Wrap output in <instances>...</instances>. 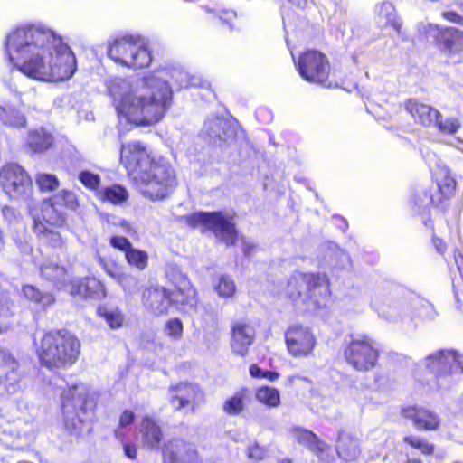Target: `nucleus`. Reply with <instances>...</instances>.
Here are the masks:
<instances>
[{
  "label": "nucleus",
  "instance_id": "1",
  "mask_svg": "<svg viewBox=\"0 0 463 463\" xmlns=\"http://www.w3.org/2000/svg\"><path fill=\"white\" fill-rule=\"evenodd\" d=\"M5 52L26 77L42 81H63L76 71L75 55L61 35L35 24L16 27L6 37Z\"/></svg>",
  "mask_w": 463,
  "mask_h": 463
},
{
  "label": "nucleus",
  "instance_id": "2",
  "mask_svg": "<svg viewBox=\"0 0 463 463\" xmlns=\"http://www.w3.org/2000/svg\"><path fill=\"white\" fill-rule=\"evenodd\" d=\"M119 163L128 179L146 198L153 202L167 198L178 184L170 161L154 153L141 141L122 144Z\"/></svg>",
  "mask_w": 463,
  "mask_h": 463
},
{
  "label": "nucleus",
  "instance_id": "3",
  "mask_svg": "<svg viewBox=\"0 0 463 463\" xmlns=\"http://www.w3.org/2000/svg\"><path fill=\"white\" fill-rule=\"evenodd\" d=\"M138 95L126 93L115 100L118 117L137 127H146L159 122L172 101V90L165 80L146 77Z\"/></svg>",
  "mask_w": 463,
  "mask_h": 463
},
{
  "label": "nucleus",
  "instance_id": "4",
  "mask_svg": "<svg viewBox=\"0 0 463 463\" xmlns=\"http://www.w3.org/2000/svg\"><path fill=\"white\" fill-rule=\"evenodd\" d=\"M33 346L39 365L52 373L71 368L81 350L78 336L66 328L44 330L33 339Z\"/></svg>",
  "mask_w": 463,
  "mask_h": 463
},
{
  "label": "nucleus",
  "instance_id": "5",
  "mask_svg": "<svg viewBox=\"0 0 463 463\" xmlns=\"http://www.w3.org/2000/svg\"><path fill=\"white\" fill-rule=\"evenodd\" d=\"M98 395L82 383L68 385L61 392V413L66 430L80 437L92 431Z\"/></svg>",
  "mask_w": 463,
  "mask_h": 463
},
{
  "label": "nucleus",
  "instance_id": "6",
  "mask_svg": "<svg viewBox=\"0 0 463 463\" xmlns=\"http://www.w3.org/2000/svg\"><path fill=\"white\" fill-rule=\"evenodd\" d=\"M328 276L321 272H294L287 281V294L295 302L304 296L305 303L319 307L331 294Z\"/></svg>",
  "mask_w": 463,
  "mask_h": 463
},
{
  "label": "nucleus",
  "instance_id": "7",
  "mask_svg": "<svg viewBox=\"0 0 463 463\" xmlns=\"http://www.w3.org/2000/svg\"><path fill=\"white\" fill-rule=\"evenodd\" d=\"M107 55L116 64L131 70L150 66L152 52L139 37L131 34L116 36L108 42Z\"/></svg>",
  "mask_w": 463,
  "mask_h": 463
},
{
  "label": "nucleus",
  "instance_id": "8",
  "mask_svg": "<svg viewBox=\"0 0 463 463\" xmlns=\"http://www.w3.org/2000/svg\"><path fill=\"white\" fill-rule=\"evenodd\" d=\"M184 221L190 228L203 227V232H211L219 236L226 246H233L238 241L239 233L234 216L225 212H195L184 216Z\"/></svg>",
  "mask_w": 463,
  "mask_h": 463
},
{
  "label": "nucleus",
  "instance_id": "9",
  "mask_svg": "<svg viewBox=\"0 0 463 463\" xmlns=\"http://www.w3.org/2000/svg\"><path fill=\"white\" fill-rule=\"evenodd\" d=\"M0 187L9 201L30 203L34 197L33 178L28 171L15 162L0 167Z\"/></svg>",
  "mask_w": 463,
  "mask_h": 463
},
{
  "label": "nucleus",
  "instance_id": "10",
  "mask_svg": "<svg viewBox=\"0 0 463 463\" xmlns=\"http://www.w3.org/2000/svg\"><path fill=\"white\" fill-rule=\"evenodd\" d=\"M295 64L299 76L305 81L322 87H331L332 67L324 52L307 49L299 53Z\"/></svg>",
  "mask_w": 463,
  "mask_h": 463
},
{
  "label": "nucleus",
  "instance_id": "11",
  "mask_svg": "<svg viewBox=\"0 0 463 463\" xmlns=\"http://www.w3.org/2000/svg\"><path fill=\"white\" fill-rule=\"evenodd\" d=\"M165 278L171 286L167 288L170 307L183 313L196 310L200 298L190 279L175 268L165 272Z\"/></svg>",
  "mask_w": 463,
  "mask_h": 463
},
{
  "label": "nucleus",
  "instance_id": "12",
  "mask_svg": "<svg viewBox=\"0 0 463 463\" xmlns=\"http://www.w3.org/2000/svg\"><path fill=\"white\" fill-rule=\"evenodd\" d=\"M343 356L354 371L368 373L377 366L380 351L372 337L362 335L351 337L344 347Z\"/></svg>",
  "mask_w": 463,
  "mask_h": 463
},
{
  "label": "nucleus",
  "instance_id": "13",
  "mask_svg": "<svg viewBox=\"0 0 463 463\" xmlns=\"http://www.w3.org/2000/svg\"><path fill=\"white\" fill-rule=\"evenodd\" d=\"M426 368L437 382L463 373V355L454 350L440 349L424 358Z\"/></svg>",
  "mask_w": 463,
  "mask_h": 463
},
{
  "label": "nucleus",
  "instance_id": "14",
  "mask_svg": "<svg viewBox=\"0 0 463 463\" xmlns=\"http://www.w3.org/2000/svg\"><path fill=\"white\" fill-rule=\"evenodd\" d=\"M437 49L454 63H463V31L453 26L435 25Z\"/></svg>",
  "mask_w": 463,
  "mask_h": 463
},
{
  "label": "nucleus",
  "instance_id": "15",
  "mask_svg": "<svg viewBox=\"0 0 463 463\" xmlns=\"http://www.w3.org/2000/svg\"><path fill=\"white\" fill-rule=\"evenodd\" d=\"M28 213L33 222L34 232H45L46 227L61 228L66 224L65 213L48 199L36 203L34 198L27 204Z\"/></svg>",
  "mask_w": 463,
  "mask_h": 463
},
{
  "label": "nucleus",
  "instance_id": "16",
  "mask_svg": "<svg viewBox=\"0 0 463 463\" xmlns=\"http://www.w3.org/2000/svg\"><path fill=\"white\" fill-rule=\"evenodd\" d=\"M169 402L176 411L190 408L194 411L204 401V393L200 385L194 383L180 382L169 387Z\"/></svg>",
  "mask_w": 463,
  "mask_h": 463
},
{
  "label": "nucleus",
  "instance_id": "17",
  "mask_svg": "<svg viewBox=\"0 0 463 463\" xmlns=\"http://www.w3.org/2000/svg\"><path fill=\"white\" fill-rule=\"evenodd\" d=\"M433 180L436 188L425 192V195L429 197V204L433 208L445 206L456 194L457 181L448 167L439 168L433 174Z\"/></svg>",
  "mask_w": 463,
  "mask_h": 463
},
{
  "label": "nucleus",
  "instance_id": "18",
  "mask_svg": "<svg viewBox=\"0 0 463 463\" xmlns=\"http://www.w3.org/2000/svg\"><path fill=\"white\" fill-rule=\"evenodd\" d=\"M139 432L143 447L150 449H159L164 458L168 457L172 462L176 460V455L169 450L172 441H164V432L158 422L150 416H144L141 420Z\"/></svg>",
  "mask_w": 463,
  "mask_h": 463
},
{
  "label": "nucleus",
  "instance_id": "19",
  "mask_svg": "<svg viewBox=\"0 0 463 463\" xmlns=\"http://www.w3.org/2000/svg\"><path fill=\"white\" fill-rule=\"evenodd\" d=\"M285 342L288 353L295 357L308 355L316 345V337L307 327L292 325L285 332Z\"/></svg>",
  "mask_w": 463,
  "mask_h": 463
},
{
  "label": "nucleus",
  "instance_id": "20",
  "mask_svg": "<svg viewBox=\"0 0 463 463\" xmlns=\"http://www.w3.org/2000/svg\"><path fill=\"white\" fill-rule=\"evenodd\" d=\"M140 301L144 309L153 317L166 316L170 304L167 288L160 285L145 286L140 291Z\"/></svg>",
  "mask_w": 463,
  "mask_h": 463
},
{
  "label": "nucleus",
  "instance_id": "21",
  "mask_svg": "<svg viewBox=\"0 0 463 463\" xmlns=\"http://www.w3.org/2000/svg\"><path fill=\"white\" fill-rule=\"evenodd\" d=\"M24 376V373L15 357L0 349V392H15Z\"/></svg>",
  "mask_w": 463,
  "mask_h": 463
},
{
  "label": "nucleus",
  "instance_id": "22",
  "mask_svg": "<svg viewBox=\"0 0 463 463\" xmlns=\"http://www.w3.org/2000/svg\"><path fill=\"white\" fill-rule=\"evenodd\" d=\"M402 415L411 420L413 425L426 431H435L440 428L441 420L439 415L421 405H408L402 408Z\"/></svg>",
  "mask_w": 463,
  "mask_h": 463
},
{
  "label": "nucleus",
  "instance_id": "23",
  "mask_svg": "<svg viewBox=\"0 0 463 463\" xmlns=\"http://www.w3.org/2000/svg\"><path fill=\"white\" fill-rule=\"evenodd\" d=\"M109 245L124 253L127 263L138 270L148 267L149 255L146 250L133 247L132 242L125 236L113 235L109 240Z\"/></svg>",
  "mask_w": 463,
  "mask_h": 463
},
{
  "label": "nucleus",
  "instance_id": "24",
  "mask_svg": "<svg viewBox=\"0 0 463 463\" xmlns=\"http://www.w3.org/2000/svg\"><path fill=\"white\" fill-rule=\"evenodd\" d=\"M256 335L255 329L250 322L236 320L231 325V347L233 353L246 356L249 347L253 344Z\"/></svg>",
  "mask_w": 463,
  "mask_h": 463
},
{
  "label": "nucleus",
  "instance_id": "25",
  "mask_svg": "<svg viewBox=\"0 0 463 463\" xmlns=\"http://www.w3.org/2000/svg\"><path fill=\"white\" fill-rule=\"evenodd\" d=\"M70 294L86 300H100L107 291L101 280L94 276H85L71 282Z\"/></svg>",
  "mask_w": 463,
  "mask_h": 463
},
{
  "label": "nucleus",
  "instance_id": "26",
  "mask_svg": "<svg viewBox=\"0 0 463 463\" xmlns=\"http://www.w3.org/2000/svg\"><path fill=\"white\" fill-rule=\"evenodd\" d=\"M403 107L413 121L423 128L432 127L437 117L440 116L439 109L416 98L405 99Z\"/></svg>",
  "mask_w": 463,
  "mask_h": 463
},
{
  "label": "nucleus",
  "instance_id": "27",
  "mask_svg": "<svg viewBox=\"0 0 463 463\" xmlns=\"http://www.w3.org/2000/svg\"><path fill=\"white\" fill-rule=\"evenodd\" d=\"M292 436L298 444L306 447L317 457L323 456L330 449L327 443L307 429L295 427L292 429Z\"/></svg>",
  "mask_w": 463,
  "mask_h": 463
},
{
  "label": "nucleus",
  "instance_id": "28",
  "mask_svg": "<svg viewBox=\"0 0 463 463\" xmlns=\"http://www.w3.org/2000/svg\"><path fill=\"white\" fill-rule=\"evenodd\" d=\"M335 450L340 458L348 462L356 460L361 454L358 439L344 431L338 435Z\"/></svg>",
  "mask_w": 463,
  "mask_h": 463
},
{
  "label": "nucleus",
  "instance_id": "29",
  "mask_svg": "<svg viewBox=\"0 0 463 463\" xmlns=\"http://www.w3.org/2000/svg\"><path fill=\"white\" fill-rule=\"evenodd\" d=\"M251 391L246 386L238 389L232 396L228 397L222 403V411L228 416H239L251 398Z\"/></svg>",
  "mask_w": 463,
  "mask_h": 463
},
{
  "label": "nucleus",
  "instance_id": "30",
  "mask_svg": "<svg viewBox=\"0 0 463 463\" xmlns=\"http://www.w3.org/2000/svg\"><path fill=\"white\" fill-rule=\"evenodd\" d=\"M377 19L382 27L401 33L402 24L397 16L395 7L390 2L384 1L377 5Z\"/></svg>",
  "mask_w": 463,
  "mask_h": 463
},
{
  "label": "nucleus",
  "instance_id": "31",
  "mask_svg": "<svg viewBox=\"0 0 463 463\" xmlns=\"http://www.w3.org/2000/svg\"><path fill=\"white\" fill-rule=\"evenodd\" d=\"M22 293L27 300L43 308H46L55 302V298L51 292L42 291L31 284L24 285Z\"/></svg>",
  "mask_w": 463,
  "mask_h": 463
},
{
  "label": "nucleus",
  "instance_id": "32",
  "mask_svg": "<svg viewBox=\"0 0 463 463\" xmlns=\"http://www.w3.org/2000/svg\"><path fill=\"white\" fill-rule=\"evenodd\" d=\"M97 194L100 201L108 202L114 205H120L126 203L129 197L128 190L123 185L118 184L104 187Z\"/></svg>",
  "mask_w": 463,
  "mask_h": 463
},
{
  "label": "nucleus",
  "instance_id": "33",
  "mask_svg": "<svg viewBox=\"0 0 463 463\" xmlns=\"http://www.w3.org/2000/svg\"><path fill=\"white\" fill-rule=\"evenodd\" d=\"M47 199L52 202L54 206L61 209V213H65L67 210L75 211L79 207L77 194L67 189H62Z\"/></svg>",
  "mask_w": 463,
  "mask_h": 463
},
{
  "label": "nucleus",
  "instance_id": "34",
  "mask_svg": "<svg viewBox=\"0 0 463 463\" xmlns=\"http://www.w3.org/2000/svg\"><path fill=\"white\" fill-rule=\"evenodd\" d=\"M402 442L425 457L432 456L436 451L435 444L420 435L412 433L407 434L403 437Z\"/></svg>",
  "mask_w": 463,
  "mask_h": 463
},
{
  "label": "nucleus",
  "instance_id": "35",
  "mask_svg": "<svg viewBox=\"0 0 463 463\" xmlns=\"http://www.w3.org/2000/svg\"><path fill=\"white\" fill-rule=\"evenodd\" d=\"M255 398L259 402L269 408H277L281 403L279 390L269 385L256 388Z\"/></svg>",
  "mask_w": 463,
  "mask_h": 463
},
{
  "label": "nucleus",
  "instance_id": "36",
  "mask_svg": "<svg viewBox=\"0 0 463 463\" xmlns=\"http://www.w3.org/2000/svg\"><path fill=\"white\" fill-rule=\"evenodd\" d=\"M96 312L98 317L103 318L111 329L122 327L124 316L118 308L110 309L105 305H99Z\"/></svg>",
  "mask_w": 463,
  "mask_h": 463
},
{
  "label": "nucleus",
  "instance_id": "37",
  "mask_svg": "<svg viewBox=\"0 0 463 463\" xmlns=\"http://www.w3.org/2000/svg\"><path fill=\"white\" fill-rule=\"evenodd\" d=\"M52 144V137L43 130H33L29 133L28 145L34 152L47 150Z\"/></svg>",
  "mask_w": 463,
  "mask_h": 463
},
{
  "label": "nucleus",
  "instance_id": "38",
  "mask_svg": "<svg viewBox=\"0 0 463 463\" xmlns=\"http://www.w3.org/2000/svg\"><path fill=\"white\" fill-rule=\"evenodd\" d=\"M214 290L220 298H231L236 293V285L230 275L224 274L218 278L214 284Z\"/></svg>",
  "mask_w": 463,
  "mask_h": 463
},
{
  "label": "nucleus",
  "instance_id": "39",
  "mask_svg": "<svg viewBox=\"0 0 463 463\" xmlns=\"http://www.w3.org/2000/svg\"><path fill=\"white\" fill-rule=\"evenodd\" d=\"M97 260L103 270L121 286H124V284L128 280V275L123 272L116 262L109 263L100 256L98 257Z\"/></svg>",
  "mask_w": 463,
  "mask_h": 463
},
{
  "label": "nucleus",
  "instance_id": "40",
  "mask_svg": "<svg viewBox=\"0 0 463 463\" xmlns=\"http://www.w3.org/2000/svg\"><path fill=\"white\" fill-rule=\"evenodd\" d=\"M432 127H436L442 134L453 135L461 128V123L457 118H444L440 113V116L437 117V119L433 122Z\"/></svg>",
  "mask_w": 463,
  "mask_h": 463
},
{
  "label": "nucleus",
  "instance_id": "41",
  "mask_svg": "<svg viewBox=\"0 0 463 463\" xmlns=\"http://www.w3.org/2000/svg\"><path fill=\"white\" fill-rule=\"evenodd\" d=\"M35 183L43 193L53 192L60 186V181L56 175L47 173H38L35 175Z\"/></svg>",
  "mask_w": 463,
  "mask_h": 463
},
{
  "label": "nucleus",
  "instance_id": "42",
  "mask_svg": "<svg viewBox=\"0 0 463 463\" xmlns=\"http://www.w3.org/2000/svg\"><path fill=\"white\" fill-rule=\"evenodd\" d=\"M53 229V227H46L45 232H34L43 237V241L46 246L54 250H61L63 248L65 241L61 234Z\"/></svg>",
  "mask_w": 463,
  "mask_h": 463
},
{
  "label": "nucleus",
  "instance_id": "43",
  "mask_svg": "<svg viewBox=\"0 0 463 463\" xmlns=\"http://www.w3.org/2000/svg\"><path fill=\"white\" fill-rule=\"evenodd\" d=\"M165 331L167 336L179 340L184 332L183 322L178 317L170 318L165 324Z\"/></svg>",
  "mask_w": 463,
  "mask_h": 463
},
{
  "label": "nucleus",
  "instance_id": "44",
  "mask_svg": "<svg viewBox=\"0 0 463 463\" xmlns=\"http://www.w3.org/2000/svg\"><path fill=\"white\" fill-rule=\"evenodd\" d=\"M79 180L88 189L98 191L100 186L101 178L98 174L84 170L79 174Z\"/></svg>",
  "mask_w": 463,
  "mask_h": 463
},
{
  "label": "nucleus",
  "instance_id": "45",
  "mask_svg": "<svg viewBox=\"0 0 463 463\" xmlns=\"http://www.w3.org/2000/svg\"><path fill=\"white\" fill-rule=\"evenodd\" d=\"M249 372L251 377L257 379H267L269 382H274L279 379V374L275 371H263L257 364H252Z\"/></svg>",
  "mask_w": 463,
  "mask_h": 463
},
{
  "label": "nucleus",
  "instance_id": "46",
  "mask_svg": "<svg viewBox=\"0 0 463 463\" xmlns=\"http://www.w3.org/2000/svg\"><path fill=\"white\" fill-rule=\"evenodd\" d=\"M136 420V415L132 410H124L118 419V426L120 428H126L131 425Z\"/></svg>",
  "mask_w": 463,
  "mask_h": 463
},
{
  "label": "nucleus",
  "instance_id": "47",
  "mask_svg": "<svg viewBox=\"0 0 463 463\" xmlns=\"http://www.w3.org/2000/svg\"><path fill=\"white\" fill-rule=\"evenodd\" d=\"M441 16L443 19L449 23L457 24L463 25V16H461L458 12L456 11H445L442 12Z\"/></svg>",
  "mask_w": 463,
  "mask_h": 463
},
{
  "label": "nucleus",
  "instance_id": "48",
  "mask_svg": "<svg viewBox=\"0 0 463 463\" xmlns=\"http://www.w3.org/2000/svg\"><path fill=\"white\" fill-rule=\"evenodd\" d=\"M123 451L127 458L135 460L137 458V446L131 442L123 444Z\"/></svg>",
  "mask_w": 463,
  "mask_h": 463
},
{
  "label": "nucleus",
  "instance_id": "49",
  "mask_svg": "<svg viewBox=\"0 0 463 463\" xmlns=\"http://www.w3.org/2000/svg\"><path fill=\"white\" fill-rule=\"evenodd\" d=\"M232 131L230 127H219V131L217 135V139L214 140V144L218 146H222L223 143L227 141V138L231 136L229 132Z\"/></svg>",
  "mask_w": 463,
  "mask_h": 463
},
{
  "label": "nucleus",
  "instance_id": "50",
  "mask_svg": "<svg viewBox=\"0 0 463 463\" xmlns=\"http://www.w3.org/2000/svg\"><path fill=\"white\" fill-rule=\"evenodd\" d=\"M1 213L5 220L12 222L16 217V211L10 205H4L1 208Z\"/></svg>",
  "mask_w": 463,
  "mask_h": 463
},
{
  "label": "nucleus",
  "instance_id": "51",
  "mask_svg": "<svg viewBox=\"0 0 463 463\" xmlns=\"http://www.w3.org/2000/svg\"><path fill=\"white\" fill-rule=\"evenodd\" d=\"M295 7L305 10L307 7V0H288Z\"/></svg>",
  "mask_w": 463,
  "mask_h": 463
},
{
  "label": "nucleus",
  "instance_id": "52",
  "mask_svg": "<svg viewBox=\"0 0 463 463\" xmlns=\"http://www.w3.org/2000/svg\"><path fill=\"white\" fill-rule=\"evenodd\" d=\"M255 250V245L252 243H246L242 247V251L245 256H250Z\"/></svg>",
  "mask_w": 463,
  "mask_h": 463
},
{
  "label": "nucleus",
  "instance_id": "53",
  "mask_svg": "<svg viewBox=\"0 0 463 463\" xmlns=\"http://www.w3.org/2000/svg\"><path fill=\"white\" fill-rule=\"evenodd\" d=\"M434 243L439 253H443L446 250L447 245L442 241L439 239H434Z\"/></svg>",
  "mask_w": 463,
  "mask_h": 463
},
{
  "label": "nucleus",
  "instance_id": "54",
  "mask_svg": "<svg viewBox=\"0 0 463 463\" xmlns=\"http://www.w3.org/2000/svg\"><path fill=\"white\" fill-rule=\"evenodd\" d=\"M402 463H424L423 460L417 457L407 458Z\"/></svg>",
  "mask_w": 463,
  "mask_h": 463
},
{
  "label": "nucleus",
  "instance_id": "55",
  "mask_svg": "<svg viewBox=\"0 0 463 463\" xmlns=\"http://www.w3.org/2000/svg\"><path fill=\"white\" fill-rule=\"evenodd\" d=\"M400 358H401V355H399L398 354H389V359H390L391 363L399 361Z\"/></svg>",
  "mask_w": 463,
  "mask_h": 463
},
{
  "label": "nucleus",
  "instance_id": "56",
  "mask_svg": "<svg viewBox=\"0 0 463 463\" xmlns=\"http://www.w3.org/2000/svg\"><path fill=\"white\" fill-rule=\"evenodd\" d=\"M279 463H293V461L288 458H284V459H281Z\"/></svg>",
  "mask_w": 463,
  "mask_h": 463
},
{
  "label": "nucleus",
  "instance_id": "57",
  "mask_svg": "<svg viewBox=\"0 0 463 463\" xmlns=\"http://www.w3.org/2000/svg\"><path fill=\"white\" fill-rule=\"evenodd\" d=\"M452 463H463V462L459 461V460H456V461H453Z\"/></svg>",
  "mask_w": 463,
  "mask_h": 463
}]
</instances>
